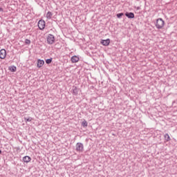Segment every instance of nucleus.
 I'll use <instances>...</instances> for the list:
<instances>
[{"label": "nucleus", "instance_id": "obj_1", "mask_svg": "<svg viewBox=\"0 0 177 177\" xmlns=\"http://www.w3.org/2000/svg\"><path fill=\"white\" fill-rule=\"evenodd\" d=\"M155 26L158 30H162V28H164V26H165V21L162 18H159L156 19Z\"/></svg>", "mask_w": 177, "mask_h": 177}, {"label": "nucleus", "instance_id": "obj_2", "mask_svg": "<svg viewBox=\"0 0 177 177\" xmlns=\"http://www.w3.org/2000/svg\"><path fill=\"white\" fill-rule=\"evenodd\" d=\"M47 44H48V45H53V44H55V36L52 34H49L47 37Z\"/></svg>", "mask_w": 177, "mask_h": 177}, {"label": "nucleus", "instance_id": "obj_3", "mask_svg": "<svg viewBox=\"0 0 177 177\" xmlns=\"http://www.w3.org/2000/svg\"><path fill=\"white\" fill-rule=\"evenodd\" d=\"M46 26V23L44 20H39L38 22V27L39 30H44Z\"/></svg>", "mask_w": 177, "mask_h": 177}, {"label": "nucleus", "instance_id": "obj_4", "mask_svg": "<svg viewBox=\"0 0 177 177\" xmlns=\"http://www.w3.org/2000/svg\"><path fill=\"white\" fill-rule=\"evenodd\" d=\"M76 151L82 152L84 151V145L81 142L76 144Z\"/></svg>", "mask_w": 177, "mask_h": 177}, {"label": "nucleus", "instance_id": "obj_5", "mask_svg": "<svg viewBox=\"0 0 177 177\" xmlns=\"http://www.w3.org/2000/svg\"><path fill=\"white\" fill-rule=\"evenodd\" d=\"M100 44L104 46H109L110 45V39H102Z\"/></svg>", "mask_w": 177, "mask_h": 177}, {"label": "nucleus", "instance_id": "obj_6", "mask_svg": "<svg viewBox=\"0 0 177 177\" xmlns=\"http://www.w3.org/2000/svg\"><path fill=\"white\" fill-rule=\"evenodd\" d=\"M6 57V50L2 48L0 50V59H5Z\"/></svg>", "mask_w": 177, "mask_h": 177}, {"label": "nucleus", "instance_id": "obj_7", "mask_svg": "<svg viewBox=\"0 0 177 177\" xmlns=\"http://www.w3.org/2000/svg\"><path fill=\"white\" fill-rule=\"evenodd\" d=\"M44 64H45V61L42 59H37V68H41V67H42Z\"/></svg>", "mask_w": 177, "mask_h": 177}, {"label": "nucleus", "instance_id": "obj_8", "mask_svg": "<svg viewBox=\"0 0 177 177\" xmlns=\"http://www.w3.org/2000/svg\"><path fill=\"white\" fill-rule=\"evenodd\" d=\"M72 63H78L80 62V57L77 55L73 56L71 59Z\"/></svg>", "mask_w": 177, "mask_h": 177}, {"label": "nucleus", "instance_id": "obj_9", "mask_svg": "<svg viewBox=\"0 0 177 177\" xmlns=\"http://www.w3.org/2000/svg\"><path fill=\"white\" fill-rule=\"evenodd\" d=\"M125 16L129 19H135V14L133 12H126Z\"/></svg>", "mask_w": 177, "mask_h": 177}, {"label": "nucleus", "instance_id": "obj_10", "mask_svg": "<svg viewBox=\"0 0 177 177\" xmlns=\"http://www.w3.org/2000/svg\"><path fill=\"white\" fill-rule=\"evenodd\" d=\"M22 160L24 162L28 163L31 161V157L26 156H24Z\"/></svg>", "mask_w": 177, "mask_h": 177}, {"label": "nucleus", "instance_id": "obj_11", "mask_svg": "<svg viewBox=\"0 0 177 177\" xmlns=\"http://www.w3.org/2000/svg\"><path fill=\"white\" fill-rule=\"evenodd\" d=\"M53 14L50 12V11H48L46 15V19L48 20H50L52 19Z\"/></svg>", "mask_w": 177, "mask_h": 177}, {"label": "nucleus", "instance_id": "obj_12", "mask_svg": "<svg viewBox=\"0 0 177 177\" xmlns=\"http://www.w3.org/2000/svg\"><path fill=\"white\" fill-rule=\"evenodd\" d=\"M165 140H166V142H169V140H171V137L169 136V134L166 133L164 136Z\"/></svg>", "mask_w": 177, "mask_h": 177}, {"label": "nucleus", "instance_id": "obj_13", "mask_svg": "<svg viewBox=\"0 0 177 177\" xmlns=\"http://www.w3.org/2000/svg\"><path fill=\"white\" fill-rule=\"evenodd\" d=\"M9 70H10V71H11L12 73H15V72L16 71V70H17V68H16V66H10V67H9Z\"/></svg>", "mask_w": 177, "mask_h": 177}, {"label": "nucleus", "instance_id": "obj_14", "mask_svg": "<svg viewBox=\"0 0 177 177\" xmlns=\"http://www.w3.org/2000/svg\"><path fill=\"white\" fill-rule=\"evenodd\" d=\"M82 125L84 128H86V127H88V122H86V120H84L82 122Z\"/></svg>", "mask_w": 177, "mask_h": 177}, {"label": "nucleus", "instance_id": "obj_15", "mask_svg": "<svg viewBox=\"0 0 177 177\" xmlns=\"http://www.w3.org/2000/svg\"><path fill=\"white\" fill-rule=\"evenodd\" d=\"M52 60H53V58L47 59L46 60V63L47 64H50V63H52Z\"/></svg>", "mask_w": 177, "mask_h": 177}, {"label": "nucleus", "instance_id": "obj_16", "mask_svg": "<svg viewBox=\"0 0 177 177\" xmlns=\"http://www.w3.org/2000/svg\"><path fill=\"white\" fill-rule=\"evenodd\" d=\"M25 44H26V45H30V44H31V40L26 39L25 40Z\"/></svg>", "mask_w": 177, "mask_h": 177}, {"label": "nucleus", "instance_id": "obj_17", "mask_svg": "<svg viewBox=\"0 0 177 177\" xmlns=\"http://www.w3.org/2000/svg\"><path fill=\"white\" fill-rule=\"evenodd\" d=\"M24 120H26V122H31V121H32V118H25Z\"/></svg>", "mask_w": 177, "mask_h": 177}, {"label": "nucleus", "instance_id": "obj_18", "mask_svg": "<svg viewBox=\"0 0 177 177\" xmlns=\"http://www.w3.org/2000/svg\"><path fill=\"white\" fill-rule=\"evenodd\" d=\"M117 17L118 19H120V17H122V16H124V13H119V14H117Z\"/></svg>", "mask_w": 177, "mask_h": 177}, {"label": "nucleus", "instance_id": "obj_19", "mask_svg": "<svg viewBox=\"0 0 177 177\" xmlns=\"http://www.w3.org/2000/svg\"><path fill=\"white\" fill-rule=\"evenodd\" d=\"M0 12H3V8H2L1 7H0Z\"/></svg>", "mask_w": 177, "mask_h": 177}, {"label": "nucleus", "instance_id": "obj_20", "mask_svg": "<svg viewBox=\"0 0 177 177\" xmlns=\"http://www.w3.org/2000/svg\"><path fill=\"white\" fill-rule=\"evenodd\" d=\"M75 92H77V88H75V89L73 90V93H75Z\"/></svg>", "mask_w": 177, "mask_h": 177}, {"label": "nucleus", "instance_id": "obj_21", "mask_svg": "<svg viewBox=\"0 0 177 177\" xmlns=\"http://www.w3.org/2000/svg\"><path fill=\"white\" fill-rule=\"evenodd\" d=\"M0 154H2V151L0 150Z\"/></svg>", "mask_w": 177, "mask_h": 177}]
</instances>
